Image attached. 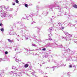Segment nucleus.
Wrapping results in <instances>:
<instances>
[{
    "label": "nucleus",
    "instance_id": "56",
    "mask_svg": "<svg viewBox=\"0 0 77 77\" xmlns=\"http://www.w3.org/2000/svg\"><path fill=\"white\" fill-rule=\"evenodd\" d=\"M2 26V23H0V26Z\"/></svg>",
    "mask_w": 77,
    "mask_h": 77
},
{
    "label": "nucleus",
    "instance_id": "21",
    "mask_svg": "<svg viewBox=\"0 0 77 77\" xmlns=\"http://www.w3.org/2000/svg\"><path fill=\"white\" fill-rule=\"evenodd\" d=\"M72 66H73V67H75L76 66H75L74 65H73V66H72L71 65H70L69 66V68H72Z\"/></svg>",
    "mask_w": 77,
    "mask_h": 77
},
{
    "label": "nucleus",
    "instance_id": "36",
    "mask_svg": "<svg viewBox=\"0 0 77 77\" xmlns=\"http://www.w3.org/2000/svg\"><path fill=\"white\" fill-rule=\"evenodd\" d=\"M35 42H38V40L37 39H36L35 40Z\"/></svg>",
    "mask_w": 77,
    "mask_h": 77
},
{
    "label": "nucleus",
    "instance_id": "61",
    "mask_svg": "<svg viewBox=\"0 0 77 77\" xmlns=\"http://www.w3.org/2000/svg\"><path fill=\"white\" fill-rule=\"evenodd\" d=\"M17 49L16 48L14 49V51H16V50H17Z\"/></svg>",
    "mask_w": 77,
    "mask_h": 77
},
{
    "label": "nucleus",
    "instance_id": "32",
    "mask_svg": "<svg viewBox=\"0 0 77 77\" xmlns=\"http://www.w3.org/2000/svg\"><path fill=\"white\" fill-rule=\"evenodd\" d=\"M32 46H34V47H37V46L34 44H32Z\"/></svg>",
    "mask_w": 77,
    "mask_h": 77
},
{
    "label": "nucleus",
    "instance_id": "10",
    "mask_svg": "<svg viewBox=\"0 0 77 77\" xmlns=\"http://www.w3.org/2000/svg\"><path fill=\"white\" fill-rule=\"evenodd\" d=\"M50 24H53L54 26V24H55V23H53V21H52V19H51L50 20Z\"/></svg>",
    "mask_w": 77,
    "mask_h": 77
},
{
    "label": "nucleus",
    "instance_id": "59",
    "mask_svg": "<svg viewBox=\"0 0 77 77\" xmlns=\"http://www.w3.org/2000/svg\"><path fill=\"white\" fill-rule=\"evenodd\" d=\"M11 74V72H9L8 73V74Z\"/></svg>",
    "mask_w": 77,
    "mask_h": 77
},
{
    "label": "nucleus",
    "instance_id": "38",
    "mask_svg": "<svg viewBox=\"0 0 77 77\" xmlns=\"http://www.w3.org/2000/svg\"><path fill=\"white\" fill-rule=\"evenodd\" d=\"M61 66H66V65H64V64H62Z\"/></svg>",
    "mask_w": 77,
    "mask_h": 77
},
{
    "label": "nucleus",
    "instance_id": "63",
    "mask_svg": "<svg viewBox=\"0 0 77 77\" xmlns=\"http://www.w3.org/2000/svg\"><path fill=\"white\" fill-rule=\"evenodd\" d=\"M17 41H19V39H17Z\"/></svg>",
    "mask_w": 77,
    "mask_h": 77
},
{
    "label": "nucleus",
    "instance_id": "43",
    "mask_svg": "<svg viewBox=\"0 0 77 77\" xmlns=\"http://www.w3.org/2000/svg\"><path fill=\"white\" fill-rule=\"evenodd\" d=\"M60 9V11H59L60 12H63V10H62V9Z\"/></svg>",
    "mask_w": 77,
    "mask_h": 77
},
{
    "label": "nucleus",
    "instance_id": "23",
    "mask_svg": "<svg viewBox=\"0 0 77 77\" xmlns=\"http://www.w3.org/2000/svg\"><path fill=\"white\" fill-rule=\"evenodd\" d=\"M24 6L26 8H29V6H28V5L27 4H25L24 5Z\"/></svg>",
    "mask_w": 77,
    "mask_h": 77
},
{
    "label": "nucleus",
    "instance_id": "33",
    "mask_svg": "<svg viewBox=\"0 0 77 77\" xmlns=\"http://www.w3.org/2000/svg\"><path fill=\"white\" fill-rule=\"evenodd\" d=\"M48 52H49V54H50L51 53V51L50 50H49Z\"/></svg>",
    "mask_w": 77,
    "mask_h": 77
},
{
    "label": "nucleus",
    "instance_id": "53",
    "mask_svg": "<svg viewBox=\"0 0 77 77\" xmlns=\"http://www.w3.org/2000/svg\"><path fill=\"white\" fill-rule=\"evenodd\" d=\"M8 8H9L8 7L6 8H5V9H6V10H7V9H8Z\"/></svg>",
    "mask_w": 77,
    "mask_h": 77
},
{
    "label": "nucleus",
    "instance_id": "64",
    "mask_svg": "<svg viewBox=\"0 0 77 77\" xmlns=\"http://www.w3.org/2000/svg\"><path fill=\"white\" fill-rule=\"evenodd\" d=\"M22 19L24 20V19H25V18H24V17H23Z\"/></svg>",
    "mask_w": 77,
    "mask_h": 77
},
{
    "label": "nucleus",
    "instance_id": "11",
    "mask_svg": "<svg viewBox=\"0 0 77 77\" xmlns=\"http://www.w3.org/2000/svg\"><path fill=\"white\" fill-rule=\"evenodd\" d=\"M29 68L30 69L29 71H30V72H33V71H34V70H32V66H30L29 67Z\"/></svg>",
    "mask_w": 77,
    "mask_h": 77
},
{
    "label": "nucleus",
    "instance_id": "1",
    "mask_svg": "<svg viewBox=\"0 0 77 77\" xmlns=\"http://www.w3.org/2000/svg\"><path fill=\"white\" fill-rule=\"evenodd\" d=\"M64 51L66 53H68V54H67V56L69 57H70L71 55H72V54H74V52L70 50L69 49H64Z\"/></svg>",
    "mask_w": 77,
    "mask_h": 77
},
{
    "label": "nucleus",
    "instance_id": "62",
    "mask_svg": "<svg viewBox=\"0 0 77 77\" xmlns=\"http://www.w3.org/2000/svg\"><path fill=\"white\" fill-rule=\"evenodd\" d=\"M75 23H77V21H75Z\"/></svg>",
    "mask_w": 77,
    "mask_h": 77
},
{
    "label": "nucleus",
    "instance_id": "16",
    "mask_svg": "<svg viewBox=\"0 0 77 77\" xmlns=\"http://www.w3.org/2000/svg\"><path fill=\"white\" fill-rule=\"evenodd\" d=\"M73 8H76V9H77V5H76V4H74L73 5Z\"/></svg>",
    "mask_w": 77,
    "mask_h": 77
},
{
    "label": "nucleus",
    "instance_id": "5",
    "mask_svg": "<svg viewBox=\"0 0 77 77\" xmlns=\"http://www.w3.org/2000/svg\"><path fill=\"white\" fill-rule=\"evenodd\" d=\"M6 9V7L4 6H0V12L1 13V14H4V12H5V11L3 9Z\"/></svg>",
    "mask_w": 77,
    "mask_h": 77
},
{
    "label": "nucleus",
    "instance_id": "17",
    "mask_svg": "<svg viewBox=\"0 0 77 77\" xmlns=\"http://www.w3.org/2000/svg\"><path fill=\"white\" fill-rule=\"evenodd\" d=\"M4 14V17H6V12H5L4 11V13L3 14Z\"/></svg>",
    "mask_w": 77,
    "mask_h": 77
},
{
    "label": "nucleus",
    "instance_id": "45",
    "mask_svg": "<svg viewBox=\"0 0 77 77\" xmlns=\"http://www.w3.org/2000/svg\"><path fill=\"white\" fill-rule=\"evenodd\" d=\"M34 23H36V22H33L32 23H31V24H34Z\"/></svg>",
    "mask_w": 77,
    "mask_h": 77
},
{
    "label": "nucleus",
    "instance_id": "40",
    "mask_svg": "<svg viewBox=\"0 0 77 77\" xmlns=\"http://www.w3.org/2000/svg\"><path fill=\"white\" fill-rule=\"evenodd\" d=\"M62 39H65V38H66V37H63V36L62 37Z\"/></svg>",
    "mask_w": 77,
    "mask_h": 77
},
{
    "label": "nucleus",
    "instance_id": "12",
    "mask_svg": "<svg viewBox=\"0 0 77 77\" xmlns=\"http://www.w3.org/2000/svg\"><path fill=\"white\" fill-rule=\"evenodd\" d=\"M26 30L24 29V30H22L21 32H20V33H22V34H24L25 33V32H26Z\"/></svg>",
    "mask_w": 77,
    "mask_h": 77
},
{
    "label": "nucleus",
    "instance_id": "48",
    "mask_svg": "<svg viewBox=\"0 0 77 77\" xmlns=\"http://www.w3.org/2000/svg\"><path fill=\"white\" fill-rule=\"evenodd\" d=\"M50 38L51 37H50L48 39H49V41H51V40H52V39L51 38Z\"/></svg>",
    "mask_w": 77,
    "mask_h": 77
},
{
    "label": "nucleus",
    "instance_id": "14",
    "mask_svg": "<svg viewBox=\"0 0 77 77\" xmlns=\"http://www.w3.org/2000/svg\"><path fill=\"white\" fill-rule=\"evenodd\" d=\"M32 16H33V15H29V17L26 16V19L27 20H29V19H27V18H30V17H31V18H32Z\"/></svg>",
    "mask_w": 77,
    "mask_h": 77
},
{
    "label": "nucleus",
    "instance_id": "44",
    "mask_svg": "<svg viewBox=\"0 0 77 77\" xmlns=\"http://www.w3.org/2000/svg\"><path fill=\"white\" fill-rule=\"evenodd\" d=\"M42 50H43V51H45L46 50V49L45 48H44L42 49Z\"/></svg>",
    "mask_w": 77,
    "mask_h": 77
},
{
    "label": "nucleus",
    "instance_id": "58",
    "mask_svg": "<svg viewBox=\"0 0 77 77\" xmlns=\"http://www.w3.org/2000/svg\"><path fill=\"white\" fill-rule=\"evenodd\" d=\"M36 55H38V54H35V56H36Z\"/></svg>",
    "mask_w": 77,
    "mask_h": 77
},
{
    "label": "nucleus",
    "instance_id": "35",
    "mask_svg": "<svg viewBox=\"0 0 77 77\" xmlns=\"http://www.w3.org/2000/svg\"><path fill=\"white\" fill-rule=\"evenodd\" d=\"M70 60V59L69 58H67L66 60V61H69Z\"/></svg>",
    "mask_w": 77,
    "mask_h": 77
},
{
    "label": "nucleus",
    "instance_id": "37",
    "mask_svg": "<svg viewBox=\"0 0 77 77\" xmlns=\"http://www.w3.org/2000/svg\"><path fill=\"white\" fill-rule=\"evenodd\" d=\"M42 42V41L41 39L38 40V42Z\"/></svg>",
    "mask_w": 77,
    "mask_h": 77
},
{
    "label": "nucleus",
    "instance_id": "54",
    "mask_svg": "<svg viewBox=\"0 0 77 77\" xmlns=\"http://www.w3.org/2000/svg\"><path fill=\"white\" fill-rule=\"evenodd\" d=\"M26 35H23V37H26Z\"/></svg>",
    "mask_w": 77,
    "mask_h": 77
},
{
    "label": "nucleus",
    "instance_id": "47",
    "mask_svg": "<svg viewBox=\"0 0 77 77\" xmlns=\"http://www.w3.org/2000/svg\"><path fill=\"white\" fill-rule=\"evenodd\" d=\"M40 73H41V74H44V72L42 70L40 72Z\"/></svg>",
    "mask_w": 77,
    "mask_h": 77
},
{
    "label": "nucleus",
    "instance_id": "7",
    "mask_svg": "<svg viewBox=\"0 0 77 77\" xmlns=\"http://www.w3.org/2000/svg\"><path fill=\"white\" fill-rule=\"evenodd\" d=\"M55 63H56V64L57 65V66H54L52 67V68L54 69L57 66H58V67H60V66H62V62H59L57 63L56 62H55Z\"/></svg>",
    "mask_w": 77,
    "mask_h": 77
},
{
    "label": "nucleus",
    "instance_id": "51",
    "mask_svg": "<svg viewBox=\"0 0 77 77\" xmlns=\"http://www.w3.org/2000/svg\"><path fill=\"white\" fill-rule=\"evenodd\" d=\"M71 26V23L69 24L67 26Z\"/></svg>",
    "mask_w": 77,
    "mask_h": 77
},
{
    "label": "nucleus",
    "instance_id": "34",
    "mask_svg": "<svg viewBox=\"0 0 77 77\" xmlns=\"http://www.w3.org/2000/svg\"><path fill=\"white\" fill-rule=\"evenodd\" d=\"M25 38L26 40H27V39H29V38H28V37H27V36H26L25 37Z\"/></svg>",
    "mask_w": 77,
    "mask_h": 77
},
{
    "label": "nucleus",
    "instance_id": "4",
    "mask_svg": "<svg viewBox=\"0 0 77 77\" xmlns=\"http://www.w3.org/2000/svg\"><path fill=\"white\" fill-rule=\"evenodd\" d=\"M20 24V29H24V28L26 27L25 26L24 24L21 23V22H18L17 23V24Z\"/></svg>",
    "mask_w": 77,
    "mask_h": 77
},
{
    "label": "nucleus",
    "instance_id": "28",
    "mask_svg": "<svg viewBox=\"0 0 77 77\" xmlns=\"http://www.w3.org/2000/svg\"><path fill=\"white\" fill-rule=\"evenodd\" d=\"M74 41L75 42V43H77V40L75 39H74Z\"/></svg>",
    "mask_w": 77,
    "mask_h": 77
},
{
    "label": "nucleus",
    "instance_id": "42",
    "mask_svg": "<svg viewBox=\"0 0 77 77\" xmlns=\"http://www.w3.org/2000/svg\"><path fill=\"white\" fill-rule=\"evenodd\" d=\"M8 54V51H5V54Z\"/></svg>",
    "mask_w": 77,
    "mask_h": 77
},
{
    "label": "nucleus",
    "instance_id": "18",
    "mask_svg": "<svg viewBox=\"0 0 77 77\" xmlns=\"http://www.w3.org/2000/svg\"><path fill=\"white\" fill-rule=\"evenodd\" d=\"M12 69H14V70H17V68H16V67H14V66L12 68Z\"/></svg>",
    "mask_w": 77,
    "mask_h": 77
},
{
    "label": "nucleus",
    "instance_id": "30",
    "mask_svg": "<svg viewBox=\"0 0 77 77\" xmlns=\"http://www.w3.org/2000/svg\"><path fill=\"white\" fill-rule=\"evenodd\" d=\"M15 2L16 3H19V1L18 0H15Z\"/></svg>",
    "mask_w": 77,
    "mask_h": 77
},
{
    "label": "nucleus",
    "instance_id": "52",
    "mask_svg": "<svg viewBox=\"0 0 77 77\" xmlns=\"http://www.w3.org/2000/svg\"><path fill=\"white\" fill-rule=\"evenodd\" d=\"M2 59L0 58V62H2Z\"/></svg>",
    "mask_w": 77,
    "mask_h": 77
},
{
    "label": "nucleus",
    "instance_id": "15",
    "mask_svg": "<svg viewBox=\"0 0 77 77\" xmlns=\"http://www.w3.org/2000/svg\"><path fill=\"white\" fill-rule=\"evenodd\" d=\"M36 8H37L36 14H38V9H39V7H36Z\"/></svg>",
    "mask_w": 77,
    "mask_h": 77
},
{
    "label": "nucleus",
    "instance_id": "46",
    "mask_svg": "<svg viewBox=\"0 0 77 77\" xmlns=\"http://www.w3.org/2000/svg\"><path fill=\"white\" fill-rule=\"evenodd\" d=\"M41 71H42V70H41V69H38V72H41Z\"/></svg>",
    "mask_w": 77,
    "mask_h": 77
},
{
    "label": "nucleus",
    "instance_id": "39",
    "mask_svg": "<svg viewBox=\"0 0 77 77\" xmlns=\"http://www.w3.org/2000/svg\"><path fill=\"white\" fill-rule=\"evenodd\" d=\"M0 77H3V76H2V74L0 72Z\"/></svg>",
    "mask_w": 77,
    "mask_h": 77
},
{
    "label": "nucleus",
    "instance_id": "19",
    "mask_svg": "<svg viewBox=\"0 0 77 77\" xmlns=\"http://www.w3.org/2000/svg\"><path fill=\"white\" fill-rule=\"evenodd\" d=\"M28 66H29V65L27 64H25L24 66V67H25V68H27Z\"/></svg>",
    "mask_w": 77,
    "mask_h": 77
},
{
    "label": "nucleus",
    "instance_id": "24",
    "mask_svg": "<svg viewBox=\"0 0 77 77\" xmlns=\"http://www.w3.org/2000/svg\"><path fill=\"white\" fill-rule=\"evenodd\" d=\"M70 72H68L67 73V75L68 77H69L70 75Z\"/></svg>",
    "mask_w": 77,
    "mask_h": 77
},
{
    "label": "nucleus",
    "instance_id": "41",
    "mask_svg": "<svg viewBox=\"0 0 77 77\" xmlns=\"http://www.w3.org/2000/svg\"><path fill=\"white\" fill-rule=\"evenodd\" d=\"M75 60H73L72 61H75L76 60H77V58H75Z\"/></svg>",
    "mask_w": 77,
    "mask_h": 77
},
{
    "label": "nucleus",
    "instance_id": "29",
    "mask_svg": "<svg viewBox=\"0 0 77 77\" xmlns=\"http://www.w3.org/2000/svg\"><path fill=\"white\" fill-rule=\"evenodd\" d=\"M15 60H16V62H19V60L17 59V58H15Z\"/></svg>",
    "mask_w": 77,
    "mask_h": 77
},
{
    "label": "nucleus",
    "instance_id": "57",
    "mask_svg": "<svg viewBox=\"0 0 77 77\" xmlns=\"http://www.w3.org/2000/svg\"><path fill=\"white\" fill-rule=\"evenodd\" d=\"M47 68H50V67H46V69H47Z\"/></svg>",
    "mask_w": 77,
    "mask_h": 77
},
{
    "label": "nucleus",
    "instance_id": "2",
    "mask_svg": "<svg viewBox=\"0 0 77 77\" xmlns=\"http://www.w3.org/2000/svg\"><path fill=\"white\" fill-rule=\"evenodd\" d=\"M55 6H54L53 5L49 6V8L50 9V10H51L53 11V9H53L54 6L55 9H59V6H57V5H59V3L57 2H55Z\"/></svg>",
    "mask_w": 77,
    "mask_h": 77
},
{
    "label": "nucleus",
    "instance_id": "60",
    "mask_svg": "<svg viewBox=\"0 0 77 77\" xmlns=\"http://www.w3.org/2000/svg\"><path fill=\"white\" fill-rule=\"evenodd\" d=\"M67 8L68 7H64V8H66V9H67Z\"/></svg>",
    "mask_w": 77,
    "mask_h": 77
},
{
    "label": "nucleus",
    "instance_id": "55",
    "mask_svg": "<svg viewBox=\"0 0 77 77\" xmlns=\"http://www.w3.org/2000/svg\"><path fill=\"white\" fill-rule=\"evenodd\" d=\"M52 18H55V17H54V16H52Z\"/></svg>",
    "mask_w": 77,
    "mask_h": 77
},
{
    "label": "nucleus",
    "instance_id": "31",
    "mask_svg": "<svg viewBox=\"0 0 77 77\" xmlns=\"http://www.w3.org/2000/svg\"><path fill=\"white\" fill-rule=\"evenodd\" d=\"M1 30L2 32H3L4 31V29L2 28L1 29Z\"/></svg>",
    "mask_w": 77,
    "mask_h": 77
},
{
    "label": "nucleus",
    "instance_id": "26",
    "mask_svg": "<svg viewBox=\"0 0 77 77\" xmlns=\"http://www.w3.org/2000/svg\"><path fill=\"white\" fill-rule=\"evenodd\" d=\"M62 13L60 14V12L58 14L57 16H62Z\"/></svg>",
    "mask_w": 77,
    "mask_h": 77
},
{
    "label": "nucleus",
    "instance_id": "25",
    "mask_svg": "<svg viewBox=\"0 0 77 77\" xmlns=\"http://www.w3.org/2000/svg\"><path fill=\"white\" fill-rule=\"evenodd\" d=\"M49 30L51 31V30H54L53 28L52 27H50L49 28Z\"/></svg>",
    "mask_w": 77,
    "mask_h": 77
},
{
    "label": "nucleus",
    "instance_id": "6",
    "mask_svg": "<svg viewBox=\"0 0 77 77\" xmlns=\"http://www.w3.org/2000/svg\"><path fill=\"white\" fill-rule=\"evenodd\" d=\"M54 45H50V47H53V48H56V47H58L59 48H62L63 47V46H62V45H57V44L55 43V44L54 45V46H56V47L54 46Z\"/></svg>",
    "mask_w": 77,
    "mask_h": 77
},
{
    "label": "nucleus",
    "instance_id": "13",
    "mask_svg": "<svg viewBox=\"0 0 77 77\" xmlns=\"http://www.w3.org/2000/svg\"><path fill=\"white\" fill-rule=\"evenodd\" d=\"M8 41L9 42H11V43H12V42H14V40H11L10 39H8Z\"/></svg>",
    "mask_w": 77,
    "mask_h": 77
},
{
    "label": "nucleus",
    "instance_id": "27",
    "mask_svg": "<svg viewBox=\"0 0 77 77\" xmlns=\"http://www.w3.org/2000/svg\"><path fill=\"white\" fill-rule=\"evenodd\" d=\"M52 33H51L48 35V36L49 38H50V36H52Z\"/></svg>",
    "mask_w": 77,
    "mask_h": 77
},
{
    "label": "nucleus",
    "instance_id": "49",
    "mask_svg": "<svg viewBox=\"0 0 77 77\" xmlns=\"http://www.w3.org/2000/svg\"><path fill=\"white\" fill-rule=\"evenodd\" d=\"M9 11H13V9H12V8H11V9H10L9 10Z\"/></svg>",
    "mask_w": 77,
    "mask_h": 77
},
{
    "label": "nucleus",
    "instance_id": "8",
    "mask_svg": "<svg viewBox=\"0 0 77 77\" xmlns=\"http://www.w3.org/2000/svg\"><path fill=\"white\" fill-rule=\"evenodd\" d=\"M71 37H72V36L66 37L65 39H66V41H69V40L70 39V38H71Z\"/></svg>",
    "mask_w": 77,
    "mask_h": 77
},
{
    "label": "nucleus",
    "instance_id": "50",
    "mask_svg": "<svg viewBox=\"0 0 77 77\" xmlns=\"http://www.w3.org/2000/svg\"><path fill=\"white\" fill-rule=\"evenodd\" d=\"M12 5H13V6L15 5V4L14 3H12Z\"/></svg>",
    "mask_w": 77,
    "mask_h": 77
},
{
    "label": "nucleus",
    "instance_id": "3",
    "mask_svg": "<svg viewBox=\"0 0 77 77\" xmlns=\"http://www.w3.org/2000/svg\"><path fill=\"white\" fill-rule=\"evenodd\" d=\"M56 24V27L59 30H62L64 29V27L61 26V25L60 23H55Z\"/></svg>",
    "mask_w": 77,
    "mask_h": 77
},
{
    "label": "nucleus",
    "instance_id": "22",
    "mask_svg": "<svg viewBox=\"0 0 77 77\" xmlns=\"http://www.w3.org/2000/svg\"><path fill=\"white\" fill-rule=\"evenodd\" d=\"M8 17L9 18H12V14H10L8 15Z\"/></svg>",
    "mask_w": 77,
    "mask_h": 77
},
{
    "label": "nucleus",
    "instance_id": "20",
    "mask_svg": "<svg viewBox=\"0 0 77 77\" xmlns=\"http://www.w3.org/2000/svg\"><path fill=\"white\" fill-rule=\"evenodd\" d=\"M17 33L15 32H13L11 34H10V35H17Z\"/></svg>",
    "mask_w": 77,
    "mask_h": 77
},
{
    "label": "nucleus",
    "instance_id": "9",
    "mask_svg": "<svg viewBox=\"0 0 77 77\" xmlns=\"http://www.w3.org/2000/svg\"><path fill=\"white\" fill-rule=\"evenodd\" d=\"M64 33L67 36H72V35H71L68 34L67 32H64Z\"/></svg>",
    "mask_w": 77,
    "mask_h": 77
}]
</instances>
